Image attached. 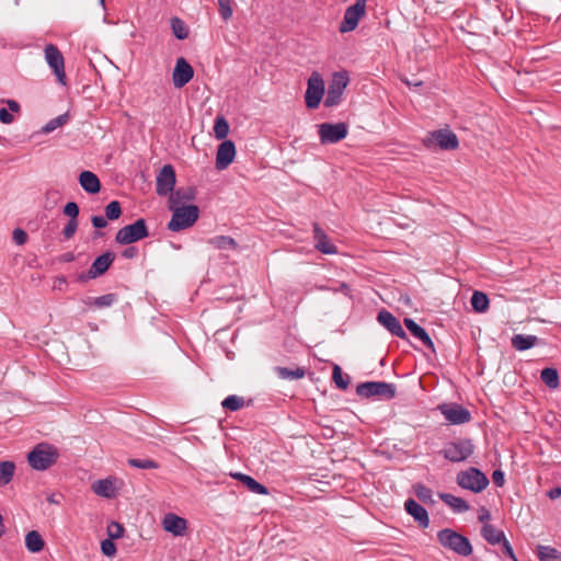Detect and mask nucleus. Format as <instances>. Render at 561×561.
Returning <instances> with one entry per match:
<instances>
[{
    "label": "nucleus",
    "instance_id": "f257e3e1",
    "mask_svg": "<svg viewBox=\"0 0 561 561\" xmlns=\"http://www.w3.org/2000/svg\"><path fill=\"white\" fill-rule=\"evenodd\" d=\"M169 209L172 211V217L168 222V229L174 232L192 227L199 218V208L193 204Z\"/></svg>",
    "mask_w": 561,
    "mask_h": 561
},
{
    "label": "nucleus",
    "instance_id": "f03ea898",
    "mask_svg": "<svg viewBox=\"0 0 561 561\" xmlns=\"http://www.w3.org/2000/svg\"><path fill=\"white\" fill-rule=\"evenodd\" d=\"M58 450L55 446L41 443L27 455V461L34 470H46L58 459Z\"/></svg>",
    "mask_w": 561,
    "mask_h": 561
},
{
    "label": "nucleus",
    "instance_id": "7ed1b4c3",
    "mask_svg": "<svg viewBox=\"0 0 561 561\" xmlns=\"http://www.w3.org/2000/svg\"><path fill=\"white\" fill-rule=\"evenodd\" d=\"M437 539L444 548L461 557H468L472 553V546L469 539L450 528L439 530Z\"/></svg>",
    "mask_w": 561,
    "mask_h": 561
},
{
    "label": "nucleus",
    "instance_id": "20e7f679",
    "mask_svg": "<svg viewBox=\"0 0 561 561\" xmlns=\"http://www.w3.org/2000/svg\"><path fill=\"white\" fill-rule=\"evenodd\" d=\"M456 481L461 489L469 490L473 493H480L489 485L488 477L474 467L459 471Z\"/></svg>",
    "mask_w": 561,
    "mask_h": 561
},
{
    "label": "nucleus",
    "instance_id": "39448f33",
    "mask_svg": "<svg viewBox=\"0 0 561 561\" xmlns=\"http://www.w3.org/2000/svg\"><path fill=\"white\" fill-rule=\"evenodd\" d=\"M423 145L427 148H439L442 150H456L459 147L457 135L448 128L437 129L428 133Z\"/></svg>",
    "mask_w": 561,
    "mask_h": 561
},
{
    "label": "nucleus",
    "instance_id": "423d86ee",
    "mask_svg": "<svg viewBox=\"0 0 561 561\" xmlns=\"http://www.w3.org/2000/svg\"><path fill=\"white\" fill-rule=\"evenodd\" d=\"M149 236L148 227L145 219H137L135 222L121 228L116 236L115 241L118 244H130L142 240Z\"/></svg>",
    "mask_w": 561,
    "mask_h": 561
},
{
    "label": "nucleus",
    "instance_id": "0eeeda50",
    "mask_svg": "<svg viewBox=\"0 0 561 561\" xmlns=\"http://www.w3.org/2000/svg\"><path fill=\"white\" fill-rule=\"evenodd\" d=\"M473 450L474 446L471 439H458L446 444L440 454L451 462H460L469 458Z\"/></svg>",
    "mask_w": 561,
    "mask_h": 561
},
{
    "label": "nucleus",
    "instance_id": "6e6552de",
    "mask_svg": "<svg viewBox=\"0 0 561 561\" xmlns=\"http://www.w3.org/2000/svg\"><path fill=\"white\" fill-rule=\"evenodd\" d=\"M356 392L359 397L382 399H392L396 394V388L392 383L385 381H367L357 385Z\"/></svg>",
    "mask_w": 561,
    "mask_h": 561
},
{
    "label": "nucleus",
    "instance_id": "1a4fd4ad",
    "mask_svg": "<svg viewBox=\"0 0 561 561\" xmlns=\"http://www.w3.org/2000/svg\"><path fill=\"white\" fill-rule=\"evenodd\" d=\"M324 80L317 71L312 72L307 82L305 101L308 108H317L324 94Z\"/></svg>",
    "mask_w": 561,
    "mask_h": 561
},
{
    "label": "nucleus",
    "instance_id": "9d476101",
    "mask_svg": "<svg viewBox=\"0 0 561 561\" xmlns=\"http://www.w3.org/2000/svg\"><path fill=\"white\" fill-rule=\"evenodd\" d=\"M318 133L322 145L336 144L347 136L348 128L345 123H322L318 125Z\"/></svg>",
    "mask_w": 561,
    "mask_h": 561
},
{
    "label": "nucleus",
    "instance_id": "9b49d317",
    "mask_svg": "<svg viewBox=\"0 0 561 561\" xmlns=\"http://www.w3.org/2000/svg\"><path fill=\"white\" fill-rule=\"evenodd\" d=\"M365 13L366 0H356V2L353 5L346 8L343 21L339 26V31L341 33L354 31L357 27L359 20L365 15Z\"/></svg>",
    "mask_w": 561,
    "mask_h": 561
},
{
    "label": "nucleus",
    "instance_id": "f8f14e48",
    "mask_svg": "<svg viewBox=\"0 0 561 561\" xmlns=\"http://www.w3.org/2000/svg\"><path fill=\"white\" fill-rule=\"evenodd\" d=\"M348 83V77L345 72H335L332 81L329 84L324 105L327 107H333L341 102L343 92Z\"/></svg>",
    "mask_w": 561,
    "mask_h": 561
},
{
    "label": "nucleus",
    "instance_id": "ddd939ff",
    "mask_svg": "<svg viewBox=\"0 0 561 561\" xmlns=\"http://www.w3.org/2000/svg\"><path fill=\"white\" fill-rule=\"evenodd\" d=\"M45 59L49 67L54 70L57 80L62 85L66 84L65 59L60 50L54 44L45 47Z\"/></svg>",
    "mask_w": 561,
    "mask_h": 561
},
{
    "label": "nucleus",
    "instance_id": "4468645a",
    "mask_svg": "<svg viewBox=\"0 0 561 561\" xmlns=\"http://www.w3.org/2000/svg\"><path fill=\"white\" fill-rule=\"evenodd\" d=\"M176 174L171 164H164L156 178V192L159 196H168L174 190Z\"/></svg>",
    "mask_w": 561,
    "mask_h": 561
},
{
    "label": "nucleus",
    "instance_id": "2eb2a0df",
    "mask_svg": "<svg viewBox=\"0 0 561 561\" xmlns=\"http://www.w3.org/2000/svg\"><path fill=\"white\" fill-rule=\"evenodd\" d=\"M194 76V69L184 57L176 60L172 73V81L175 88H183Z\"/></svg>",
    "mask_w": 561,
    "mask_h": 561
},
{
    "label": "nucleus",
    "instance_id": "dca6fc26",
    "mask_svg": "<svg viewBox=\"0 0 561 561\" xmlns=\"http://www.w3.org/2000/svg\"><path fill=\"white\" fill-rule=\"evenodd\" d=\"M442 413L451 424H465L470 421V412L459 404H444L439 407Z\"/></svg>",
    "mask_w": 561,
    "mask_h": 561
},
{
    "label": "nucleus",
    "instance_id": "f3484780",
    "mask_svg": "<svg viewBox=\"0 0 561 561\" xmlns=\"http://www.w3.org/2000/svg\"><path fill=\"white\" fill-rule=\"evenodd\" d=\"M236 157V146L232 140H224L217 149L216 168L218 170L227 169Z\"/></svg>",
    "mask_w": 561,
    "mask_h": 561
},
{
    "label": "nucleus",
    "instance_id": "a211bd4d",
    "mask_svg": "<svg viewBox=\"0 0 561 561\" xmlns=\"http://www.w3.org/2000/svg\"><path fill=\"white\" fill-rule=\"evenodd\" d=\"M197 195V188L195 186L179 187L173 190L169 196V208L182 206L186 202L194 201Z\"/></svg>",
    "mask_w": 561,
    "mask_h": 561
},
{
    "label": "nucleus",
    "instance_id": "6ab92c4d",
    "mask_svg": "<svg viewBox=\"0 0 561 561\" xmlns=\"http://www.w3.org/2000/svg\"><path fill=\"white\" fill-rule=\"evenodd\" d=\"M115 260V254L111 251L98 256L88 271V278H96L103 275Z\"/></svg>",
    "mask_w": 561,
    "mask_h": 561
},
{
    "label": "nucleus",
    "instance_id": "aec40b11",
    "mask_svg": "<svg viewBox=\"0 0 561 561\" xmlns=\"http://www.w3.org/2000/svg\"><path fill=\"white\" fill-rule=\"evenodd\" d=\"M162 527L173 536H183L187 529V522L173 513H168L162 519Z\"/></svg>",
    "mask_w": 561,
    "mask_h": 561
},
{
    "label": "nucleus",
    "instance_id": "412c9836",
    "mask_svg": "<svg viewBox=\"0 0 561 561\" xmlns=\"http://www.w3.org/2000/svg\"><path fill=\"white\" fill-rule=\"evenodd\" d=\"M378 322L385 327L391 334L405 337V332L400 323V321L388 310L379 311L377 316Z\"/></svg>",
    "mask_w": 561,
    "mask_h": 561
},
{
    "label": "nucleus",
    "instance_id": "4be33fe9",
    "mask_svg": "<svg viewBox=\"0 0 561 561\" xmlns=\"http://www.w3.org/2000/svg\"><path fill=\"white\" fill-rule=\"evenodd\" d=\"M313 239L314 248L321 253L335 254L337 252V248L331 242L318 224H313Z\"/></svg>",
    "mask_w": 561,
    "mask_h": 561
},
{
    "label": "nucleus",
    "instance_id": "5701e85b",
    "mask_svg": "<svg viewBox=\"0 0 561 561\" xmlns=\"http://www.w3.org/2000/svg\"><path fill=\"white\" fill-rule=\"evenodd\" d=\"M230 476L233 479L241 482L252 493L262 494V495H267L270 493L268 489L265 485L259 483L255 479H253L252 477H250L248 474H244L241 472H232V473H230Z\"/></svg>",
    "mask_w": 561,
    "mask_h": 561
},
{
    "label": "nucleus",
    "instance_id": "b1692460",
    "mask_svg": "<svg viewBox=\"0 0 561 561\" xmlns=\"http://www.w3.org/2000/svg\"><path fill=\"white\" fill-rule=\"evenodd\" d=\"M79 183L89 194H96L101 190L99 178L91 171H82L79 175Z\"/></svg>",
    "mask_w": 561,
    "mask_h": 561
},
{
    "label": "nucleus",
    "instance_id": "393cba45",
    "mask_svg": "<svg viewBox=\"0 0 561 561\" xmlns=\"http://www.w3.org/2000/svg\"><path fill=\"white\" fill-rule=\"evenodd\" d=\"M207 243L217 250H232L239 249L238 242L229 236H216L207 240Z\"/></svg>",
    "mask_w": 561,
    "mask_h": 561
},
{
    "label": "nucleus",
    "instance_id": "a878e982",
    "mask_svg": "<svg viewBox=\"0 0 561 561\" xmlns=\"http://www.w3.org/2000/svg\"><path fill=\"white\" fill-rule=\"evenodd\" d=\"M482 537L490 543V545H499L503 542L505 538V535L502 530L496 529L491 524H484L481 529Z\"/></svg>",
    "mask_w": 561,
    "mask_h": 561
},
{
    "label": "nucleus",
    "instance_id": "bb28decb",
    "mask_svg": "<svg viewBox=\"0 0 561 561\" xmlns=\"http://www.w3.org/2000/svg\"><path fill=\"white\" fill-rule=\"evenodd\" d=\"M25 547L30 552L36 553L44 549L45 541L37 530H31L25 536Z\"/></svg>",
    "mask_w": 561,
    "mask_h": 561
},
{
    "label": "nucleus",
    "instance_id": "cd10ccee",
    "mask_svg": "<svg viewBox=\"0 0 561 561\" xmlns=\"http://www.w3.org/2000/svg\"><path fill=\"white\" fill-rule=\"evenodd\" d=\"M439 496L442 501L447 504L455 513H463L469 510L468 503L461 497L449 493H443Z\"/></svg>",
    "mask_w": 561,
    "mask_h": 561
},
{
    "label": "nucleus",
    "instance_id": "c85d7f7f",
    "mask_svg": "<svg viewBox=\"0 0 561 561\" xmlns=\"http://www.w3.org/2000/svg\"><path fill=\"white\" fill-rule=\"evenodd\" d=\"M93 492L103 497H113L115 495V488L110 479H101L92 484Z\"/></svg>",
    "mask_w": 561,
    "mask_h": 561
},
{
    "label": "nucleus",
    "instance_id": "c756f323",
    "mask_svg": "<svg viewBox=\"0 0 561 561\" xmlns=\"http://www.w3.org/2000/svg\"><path fill=\"white\" fill-rule=\"evenodd\" d=\"M538 342L535 335L516 334L512 337V346L517 351H526L534 347Z\"/></svg>",
    "mask_w": 561,
    "mask_h": 561
},
{
    "label": "nucleus",
    "instance_id": "7c9ffc66",
    "mask_svg": "<svg viewBox=\"0 0 561 561\" xmlns=\"http://www.w3.org/2000/svg\"><path fill=\"white\" fill-rule=\"evenodd\" d=\"M537 554L540 561H561V552L550 546H538Z\"/></svg>",
    "mask_w": 561,
    "mask_h": 561
},
{
    "label": "nucleus",
    "instance_id": "2f4dec72",
    "mask_svg": "<svg viewBox=\"0 0 561 561\" xmlns=\"http://www.w3.org/2000/svg\"><path fill=\"white\" fill-rule=\"evenodd\" d=\"M275 373L280 379H301L306 375V369L301 367H297L295 369H290L287 367H275Z\"/></svg>",
    "mask_w": 561,
    "mask_h": 561
},
{
    "label": "nucleus",
    "instance_id": "473e14b6",
    "mask_svg": "<svg viewBox=\"0 0 561 561\" xmlns=\"http://www.w3.org/2000/svg\"><path fill=\"white\" fill-rule=\"evenodd\" d=\"M540 378L550 389H557L559 387V375L556 368L547 367L542 369Z\"/></svg>",
    "mask_w": 561,
    "mask_h": 561
},
{
    "label": "nucleus",
    "instance_id": "72a5a7b5",
    "mask_svg": "<svg viewBox=\"0 0 561 561\" xmlns=\"http://www.w3.org/2000/svg\"><path fill=\"white\" fill-rule=\"evenodd\" d=\"M471 306L477 312H484L489 308V298L482 293L476 290L471 296Z\"/></svg>",
    "mask_w": 561,
    "mask_h": 561
},
{
    "label": "nucleus",
    "instance_id": "f704fd0d",
    "mask_svg": "<svg viewBox=\"0 0 561 561\" xmlns=\"http://www.w3.org/2000/svg\"><path fill=\"white\" fill-rule=\"evenodd\" d=\"M15 465L12 461L0 462V485H7L13 478Z\"/></svg>",
    "mask_w": 561,
    "mask_h": 561
},
{
    "label": "nucleus",
    "instance_id": "c9c22d12",
    "mask_svg": "<svg viewBox=\"0 0 561 561\" xmlns=\"http://www.w3.org/2000/svg\"><path fill=\"white\" fill-rule=\"evenodd\" d=\"M171 28L173 35L178 39H185L188 37V28L186 24L180 19V18H172L171 19Z\"/></svg>",
    "mask_w": 561,
    "mask_h": 561
},
{
    "label": "nucleus",
    "instance_id": "e433bc0d",
    "mask_svg": "<svg viewBox=\"0 0 561 561\" xmlns=\"http://www.w3.org/2000/svg\"><path fill=\"white\" fill-rule=\"evenodd\" d=\"M244 404H245L244 399L242 397H239L236 394L228 396L221 402V407L228 411H238V410L242 409L244 407Z\"/></svg>",
    "mask_w": 561,
    "mask_h": 561
},
{
    "label": "nucleus",
    "instance_id": "4c0bfd02",
    "mask_svg": "<svg viewBox=\"0 0 561 561\" xmlns=\"http://www.w3.org/2000/svg\"><path fill=\"white\" fill-rule=\"evenodd\" d=\"M214 134L217 139H225L229 134V124L224 116H217L214 125Z\"/></svg>",
    "mask_w": 561,
    "mask_h": 561
},
{
    "label": "nucleus",
    "instance_id": "58836bf2",
    "mask_svg": "<svg viewBox=\"0 0 561 561\" xmlns=\"http://www.w3.org/2000/svg\"><path fill=\"white\" fill-rule=\"evenodd\" d=\"M332 377H333L335 385L340 389L345 390L348 387L350 377H348V375L343 374V371L339 365H334Z\"/></svg>",
    "mask_w": 561,
    "mask_h": 561
},
{
    "label": "nucleus",
    "instance_id": "ea45409f",
    "mask_svg": "<svg viewBox=\"0 0 561 561\" xmlns=\"http://www.w3.org/2000/svg\"><path fill=\"white\" fill-rule=\"evenodd\" d=\"M122 215V206L121 203L117 201H112L110 204L105 207V217L108 220H116Z\"/></svg>",
    "mask_w": 561,
    "mask_h": 561
},
{
    "label": "nucleus",
    "instance_id": "a19ab883",
    "mask_svg": "<svg viewBox=\"0 0 561 561\" xmlns=\"http://www.w3.org/2000/svg\"><path fill=\"white\" fill-rule=\"evenodd\" d=\"M68 114L65 113V114H61L53 119H50L44 127H43V131L44 133H51L54 131L56 128L65 125L67 122H68Z\"/></svg>",
    "mask_w": 561,
    "mask_h": 561
},
{
    "label": "nucleus",
    "instance_id": "79ce46f5",
    "mask_svg": "<svg viewBox=\"0 0 561 561\" xmlns=\"http://www.w3.org/2000/svg\"><path fill=\"white\" fill-rule=\"evenodd\" d=\"M232 3L233 0H218L219 13L225 22L232 18Z\"/></svg>",
    "mask_w": 561,
    "mask_h": 561
},
{
    "label": "nucleus",
    "instance_id": "37998d69",
    "mask_svg": "<svg viewBox=\"0 0 561 561\" xmlns=\"http://www.w3.org/2000/svg\"><path fill=\"white\" fill-rule=\"evenodd\" d=\"M128 463L131 467L139 468V469H156V468H158V463L151 459L130 458V459H128Z\"/></svg>",
    "mask_w": 561,
    "mask_h": 561
},
{
    "label": "nucleus",
    "instance_id": "c03bdc74",
    "mask_svg": "<svg viewBox=\"0 0 561 561\" xmlns=\"http://www.w3.org/2000/svg\"><path fill=\"white\" fill-rule=\"evenodd\" d=\"M124 527L117 522H111L107 526V535L111 539H118L124 536Z\"/></svg>",
    "mask_w": 561,
    "mask_h": 561
},
{
    "label": "nucleus",
    "instance_id": "a18cd8bd",
    "mask_svg": "<svg viewBox=\"0 0 561 561\" xmlns=\"http://www.w3.org/2000/svg\"><path fill=\"white\" fill-rule=\"evenodd\" d=\"M405 510L407 512L412 515L415 520L421 522V505L415 502L413 499H409L405 501Z\"/></svg>",
    "mask_w": 561,
    "mask_h": 561
},
{
    "label": "nucleus",
    "instance_id": "49530a36",
    "mask_svg": "<svg viewBox=\"0 0 561 561\" xmlns=\"http://www.w3.org/2000/svg\"><path fill=\"white\" fill-rule=\"evenodd\" d=\"M114 539L107 538L101 542V551L106 557H114L116 553V546Z\"/></svg>",
    "mask_w": 561,
    "mask_h": 561
},
{
    "label": "nucleus",
    "instance_id": "de8ad7c7",
    "mask_svg": "<svg viewBox=\"0 0 561 561\" xmlns=\"http://www.w3.org/2000/svg\"><path fill=\"white\" fill-rule=\"evenodd\" d=\"M78 219H69V221L62 229V236L65 237V239L69 240L75 236L78 229Z\"/></svg>",
    "mask_w": 561,
    "mask_h": 561
},
{
    "label": "nucleus",
    "instance_id": "09e8293b",
    "mask_svg": "<svg viewBox=\"0 0 561 561\" xmlns=\"http://www.w3.org/2000/svg\"><path fill=\"white\" fill-rule=\"evenodd\" d=\"M116 299L114 294H106L94 299V306L99 308L110 307Z\"/></svg>",
    "mask_w": 561,
    "mask_h": 561
},
{
    "label": "nucleus",
    "instance_id": "8fccbe9b",
    "mask_svg": "<svg viewBox=\"0 0 561 561\" xmlns=\"http://www.w3.org/2000/svg\"><path fill=\"white\" fill-rule=\"evenodd\" d=\"M64 214L66 216L70 217V219H77L78 215H79V207H78L77 203H75V202L67 203L66 206L64 207Z\"/></svg>",
    "mask_w": 561,
    "mask_h": 561
},
{
    "label": "nucleus",
    "instance_id": "3c124183",
    "mask_svg": "<svg viewBox=\"0 0 561 561\" xmlns=\"http://www.w3.org/2000/svg\"><path fill=\"white\" fill-rule=\"evenodd\" d=\"M404 324L415 337L421 339V325H419L415 321L409 318L404 319Z\"/></svg>",
    "mask_w": 561,
    "mask_h": 561
},
{
    "label": "nucleus",
    "instance_id": "603ef678",
    "mask_svg": "<svg viewBox=\"0 0 561 561\" xmlns=\"http://www.w3.org/2000/svg\"><path fill=\"white\" fill-rule=\"evenodd\" d=\"M423 347H426L428 351H431V353L433 354V357L428 356V360L433 362L436 357L434 343H433L432 339L430 337V335L424 330H423Z\"/></svg>",
    "mask_w": 561,
    "mask_h": 561
},
{
    "label": "nucleus",
    "instance_id": "864d4df0",
    "mask_svg": "<svg viewBox=\"0 0 561 561\" xmlns=\"http://www.w3.org/2000/svg\"><path fill=\"white\" fill-rule=\"evenodd\" d=\"M13 240L16 244H24L27 240V234L24 230L18 228L13 231Z\"/></svg>",
    "mask_w": 561,
    "mask_h": 561
},
{
    "label": "nucleus",
    "instance_id": "5fc2aeb1",
    "mask_svg": "<svg viewBox=\"0 0 561 561\" xmlns=\"http://www.w3.org/2000/svg\"><path fill=\"white\" fill-rule=\"evenodd\" d=\"M0 122L3 124H12L14 122V116L9 113V111L4 107L0 108Z\"/></svg>",
    "mask_w": 561,
    "mask_h": 561
},
{
    "label": "nucleus",
    "instance_id": "6e6d98bb",
    "mask_svg": "<svg viewBox=\"0 0 561 561\" xmlns=\"http://www.w3.org/2000/svg\"><path fill=\"white\" fill-rule=\"evenodd\" d=\"M91 222H92L93 227H95L98 229H102L107 226V221L103 216H93L91 218Z\"/></svg>",
    "mask_w": 561,
    "mask_h": 561
},
{
    "label": "nucleus",
    "instance_id": "4d7b16f0",
    "mask_svg": "<svg viewBox=\"0 0 561 561\" xmlns=\"http://www.w3.org/2000/svg\"><path fill=\"white\" fill-rule=\"evenodd\" d=\"M492 480L495 485L502 486L504 484V473L501 470L493 471Z\"/></svg>",
    "mask_w": 561,
    "mask_h": 561
},
{
    "label": "nucleus",
    "instance_id": "13d9d810",
    "mask_svg": "<svg viewBox=\"0 0 561 561\" xmlns=\"http://www.w3.org/2000/svg\"><path fill=\"white\" fill-rule=\"evenodd\" d=\"M122 255L125 259H134L138 255V249L135 247H128L122 252Z\"/></svg>",
    "mask_w": 561,
    "mask_h": 561
},
{
    "label": "nucleus",
    "instance_id": "bf43d9fd",
    "mask_svg": "<svg viewBox=\"0 0 561 561\" xmlns=\"http://www.w3.org/2000/svg\"><path fill=\"white\" fill-rule=\"evenodd\" d=\"M502 543H503L504 553L507 554L510 558H512L513 561H518L510 542L506 539H504Z\"/></svg>",
    "mask_w": 561,
    "mask_h": 561
},
{
    "label": "nucleus",
    "instance_id": "052dcab7",
    "mask_svg": "<svg viewBox=\"0 0 561 561\" xmlns=\"http://www.w3.org/2000/svg\"><path fill=\"white\" fill-rule=\"evenodd\" d=\"M7 105H8L9 110H10L11 112H13V113H18V112H20V104H19L16 101H14V100H8V101H7Z\"/></svg>",
    "mask_w": 561,
    "mask_h": 561
},
{
    "label": "nucleus",
    "instance_id": "680f3d73",
    "mask_svg": "<svg viewBox=\"0 0 561 561\" xmlns=\"http://www.w3.org/2000/svg\"><path fill=\"white\" fill-rule=\"evenodd\" d=\"M548 496H549L551 500H556V499L560 497V496H561V488H560V486H557V488L551 489V490L548 492Z\"/></svg>",
    "mask_w": 561,
    "mask_h": 561
},
{
    "label": "nucleus",
    "instance_id": "e2e57ef3",
    "mask_svg": "<svg viewBox=\"0 0 561 561\" xmlns=\"http://www.w3.org/2000/svg\"><path fill=\"white\" fill-rule=\"evenodd\" d=\"M488 519H490V512L486 508H482L481 513L479 515V520L480 522H485Z\"/></svg>",
    "mask_w": 561,
    "mask_h": 561
},
{
    "label": "nucleus",
    "instance_id": "0e129e2a",
    "mask_svg": "<svg viewBox=\"0 0 561 561\" xmlns=\"http://www.w3.org/2000/svg\"><path fill=\"white\" fill-rule=\"evenodd\" d=\"M73 259H75V255L71 252H68V253L64 254V256H62V260L65 262H71V261H73Z\"/></svg>",
    "mask_w": 561,
    "mask_h": 561
},
{
    "label": "nucleus",
    "instance_id": "69168bd1",
    "mask_svg": "<svg viewBox=\"0 0 561 561\" xmlns=\"http://www.w3.org/2000/svg\"><path fill=\"white\" fill-rule=\"evenodd\" d=\"M428 526V515L427 512L423 508V528Z\"/></svg>",
    "mask_w": 561,
    "mask_h": 561
},
{
    "label": "nucleus",
    "instance_id": "338daca9",
    "mask_svg": "<svg viewBox=\"0 0 561 561\" xmlns=\"http://www.w3.org/2000/svg\"><path fill=\"white\" fill-rule=\"evenodd\" d=\"M47 501L51 504H59V500L56 499L55 494H51L47 497Z\"/></svg>",
    "mask_w": 561,
    "mask_h": 561
},
{
    "label": "nucleus",
    "instance_id": "774afa93",
    "mask_svg": "<svg viewBox=\"0 0 561 561\" xmlns=\"http://www.w3.org/2000/svg\"><path fill=\"white\" fill-rule=\"evenodd\" d=\"M430 496H431L430 490H425V488H423V494H422L423 501H425V499H427Z\"/></svg>",
    "mask_w": 561,
    "mask_h": 561
}]
</instances>
